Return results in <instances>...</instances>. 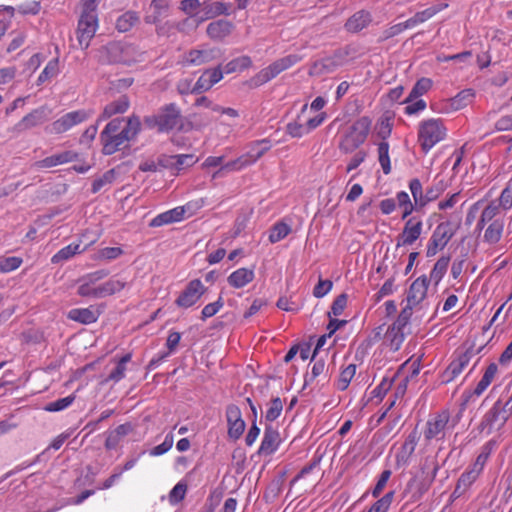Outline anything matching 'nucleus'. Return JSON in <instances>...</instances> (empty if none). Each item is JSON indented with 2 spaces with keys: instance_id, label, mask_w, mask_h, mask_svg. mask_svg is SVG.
Segmentation results:
<instances>
[{
  "instance_id": "f257e3e1",
  "label": "nucleus",
  "mask_w": 512,
  "mask_h": 512,
  "mask_svg": "<svg viewBox=\"0 0 512 512\" xmlns=\"http://www.w3.org/2000/svg\"><path fill=\"white\" fill-rule=\"evenodd\" d=\"M271 148L270 142L267 139H262L251 143L246 153L239 156L237 159L227 162L222 165L221 168L213 174V178H216L221 171H240L252 164H254L259 158H261Z\"/></svg>"
},
{
  "instance_id": "f03ea898",
  "label": "nucleus",
  "mask_w": 512,
  "mask_h": 512,
  "mask_svg": "<svg viewBox=\"0 0 512 512\" xmlns=\"http://www.w3.org/2000/svg\"><path fill=\"white\" fill-rule=\"evenodd\" d=\"M181 112L179 108L170 103L159 110L155 115L146 116L144 124L150 128H156L159 132H168L179 123Z\"/></svg>"
},
{
  "instance_id": "7ed1b4c3",
  "label": "nucleus",
  "mask_w": 512,
  "mask_h": 512,
  "mask_svg": "<svg viewBox=\"0 0 512 512\" xmlns=\"http://www.w3.org/2000/svg\"><path fill=\"white\" fill-rule=\"evenodd\" d=\"M371 127L368 117L356 120L339 143L341 152L348 154L357 149L367 138Z\"/></svg>"
},
{
  "instance_id": "20e7f679",
  "label": "nucleus",
  "mask_w": 512,
  "mask_h": 512,
  "mask_svg": "<svg viewBox=\"0 0 512 512\" xmlns=\"http://www.w3.org/2000/svg\"><path fill=\"white\" fill-rule=\"evenodd\" d=\"M300 60L301 57L297 54H290L277 59L267 67L261 69L255 76H253L251 79V85L258 87L269 82L283 71L297 64Z\"/></svg>"
},
{
  "instance_id": "39448f33",
  "label": "nucleus",
  "mask_w": 512,
  "mask_h": 512,
  "mask_svg": "<svg viewBox=\"0 0 512 512\" xmlns=\"http://www.w3.org/2000/svg\"><path fill=\"white\" fill-rule=\"evenodd\" d=\"M94 114L93 109H79L65 113L45 128L49 134H62L87 121Z\"/></svg>"
},
{
  "instance_id": "423d86ee",
  "label": "nucleus",
  "mask_w": 512,
  "mask_h": 512,
  "mask_svg": "<svg viewBox=\"0 0 512 512\" xmlns=\"http://www.w3.org/2000/svg\"><path fill=\"white\" fill-rule=\"evenodd\" d=\"M203 206V201H190L183 206L175 207L160 213L149 224H172L181 222L193 216Z\"/></svg>"
},
{
  "instance_id": "0eeeda50",
  "label": "nucleus",
  "mask_w": 512,
  "mask_h": 512,
  "mask_svg": "<svg viewBox=\"0 0 512 512\" xmlns=\"http://www.w3.org/2000/svg\"><path fill=\"white\" fill-rule=\"evenodd\" d=\"M418 136L422 149L428 152L444 138L445 128L440 120L430 119L422 122Z\"/></svg>"
},
{
  "instance_id": "6e6552de",
  "label": "nucleus",
  "mask_w": 512,
  "mask_h": 512,
  "mask_svg": "<svg viewBox=\"0 0 512 512\" xmlns=\"http://www.w3.org/2000/svg\"><path fill=\"white\" fill-rule=\"evenodd\" d=\"M98 28L97 13H82L78 21L77 39L80 46L88 48Z\"/></svg>"
},
{
  "instance_id": "1a4fd4ad",
  "label": "nucleus",
  "mask_w": 512,
  "mask_h": 512,
  "mask_svg": "<svg viewBox=\"0 0 512 512\" xmlns=\"http://www.w3.org/2000/svg\"><path fill=\"white\" fill-rule=\"evenodd\" d=\"M449 422L450 414L446 410L433 415L427 421L426 430L424 432L425 439H443L445 437L446 431L452 428V426L449 425Z\"/></svg>"
},
{
  "instance_id": "9d476101",
  "label": "nucleus",
  "mask_w": 512,
  "mask_h": 512,
  "mask_svg": "<svg viewBox=\"0 0 512 512\" xmlns=\"http://www.w3.org/2000/svg\"><path fill=\"white\" fill-rule=\"evenodd\" d=\"M510 414L509 410L497 401L483 417L480 424L482 431L486 430L489 433L495 428H501Z\"/></svg>"
},
{
  "instance_id": "9b49d317",
  "label": "nucleus",
  "mask_w": 512,
  "mask_h": 512,
  "mask_svg": "<svg viewBox=\"0 0 512 512\" xmlns=\"http://www.w3.org/2000/svg\"><path fill=\"white\" fill-rule=\"evenodd\" d=\"M456 233L455 226H436L427 246V256L432 257L443 250Z\"/></svg>"
},
{
  "instance_id": "f8f14e48",
  "label": "nucleus",
  "mask_w": 512,
  "mask_h": 512,
  "mask_svg": "<svg viewBox=\"0 0 512 512\" xmlns=\"http://www.w3.org/2000/svg\"><path fill=\"white\" fill-rule=\"evenodd\" d=\"M206 290L199 279H194L187 284L175 303L181 308H189L198 302Z\"/></svg>"
},
{
  "instance_id": "ddd939ff",
  "label": "nucleus",
  "mask_w": 512,
  "mask_h": 512,
  "mask_svg": "<svg viewBox=\"0 0 512 512\" xmlns=\"http://www.w3.org/2000/svg\"><path fill=\"white\" fill-rule=\"evenodd\" d=\"M107 275L108 271L102 269L82 277L79 281L78 294L82 297L99 298L98 286H95V284Z\"/></svg>"
},
{
  "instance_id": "4468645a",
  "label": "nucleus",
  "mask_w": 512,
  "mask_h": 512,
  "mask_svg": "<svg viewBox=\"0 0 512 512\" xmlns=\"http://www.w3.org/2000/svg\"><path fill=\"white\" fill-rule=\"evenodd\" d=\"M51 110L46 106H41L34 109L29 114L24 116L14 127V130L22 132L38 125L43 124L48 120Z\"/></svg>"
},
{
  "instance_id": "2eb2a0df",
  "label": "nucleus",
  "mask_w": 512,
  "mask_h": 512,
  "mask_svg": "<svg viewBox=\"0 0 512 512\" xmlns=\"http://www.w3.org/2000/svg\"><path fill=\"white\" fill-rule=\"evenodd\" d=\"M196 161L192 154H178L160 160V164L164 168L170 169L172 174L178 175L182 170L193 166Z\"/></svg>"
},
{
  "instance_id": "dca6fc26",
  "label": "nucleus",
  "mask_w": 512,
  "mask_h": 512,
  "mask_svg": "<svg viewBox=\"0 0 512 512\" xmlns=\"http://www.w3.org/2000/svg\"><path fill=\"white\" fill-rule=\"evenodd\" d=\"M429 280L426 276L417 278L410 286L407 294V304L412 307L419 305L426 297Z\"/></svg>"
},
{
  "instance_id": "f3484780",
  "label": "nucleus",
  "mask_w": 512,
  "mask_h": 512,
  "mask_svg": "<svg viewBox=\"0 0 512 512\" xmlns=\"http://www.w3.org/2000/svg\"><path fill=\"white\" fill-rule=\"evenodd\" d=\"M220 56L216 48L192 49L186 54V62L191 65H202L209 63Z\"/></svg>"
},
{
  "instance_id": "a211bd4d",
  "label": "nucleus",
  "mask_w": 512,
  "mask_h": 512,
  "mask_svg": "<svg viewBox=\"0 0 512 512\" xmlns=\"http://www.w3.org/2000/svg\"><path fill=\"white\" fill-rule=\"evenodd\" d=\"M281 442L279 432L272 426H267L264 431V436L258 450L261 456H269L273 454Z\"/></svg>"
},
{
  "instance_id": "6ab92c4d",
  "label": "nucleus",
  "mask_w": 512,
  "mask_h": 512,
  "mask_svg": "<svg viewBox=\"0 0 512 512\" xmlns=\"http://www.w3.org/2000/svg\"><path fill=\"white\" fill-rule=\"evenodd\" d=\"M77 157L78 154L74 151H63L35 162V167L38 169L52 168L58 165L72 162L76 160Z\"/></svg>"
},
{
  "instance_id": "aec40b11",
  "label": "nucleus",
  "mask_w": 512,
  "mask_h": 512,
  "mask_svg": "<svg viewBox=\"0 0 512 512\" xmlns=\"http://www.w3.org/2000/svg\"><path fill=\"white\" fill-rule=\"evenodd\" d=\"M130 106L129 99L126 95L120 96L118 99L108 103L101 115L98 118V122L107 120L116 114L125 113Z\"/></svg>"
},
{
  "instance_id": "412c9836",
  "label": "nucleus",
  "mask_w": 512,
  "mask_h": 512,
  "mask_svg": "<svg viewBox=\"0 0 512 512\" xmlns=\"http://www.w3.org/2000/svg\"><path fill=\"white\" fill-rule=\"evenodd\" d=\"M67 316L70 320L81 324H91L97 321L100 316V312L97 308L90 306L88 308L71 309Z\"/></svg>"
},
{
  "instance_id": "4be33fe9",
  "label": "nucleus",
  "mask_w": 512,
  "mask_h": 512,
  "mask_svg": "<svg viewBox=\"0 0 512 512\" xmlns=\"http://www.w3.org/2000/svg\"><path fill=\"white\" fill-rule=\"evenodd\" d=\"M481 210L482 215L478 224H486L488 222L498 223L504 219L505 213L501 210L497 201H491L488 204L483 201Z\"/></svg>"
},
{
  "instance_id": "5701e85b",
  "label": "nucleus",
  "mask_w": 512,
  "mask_h": 512,
  "mask_svg": "<svg viewBox=\"0 0 512 512\" xmlns=\"http://www.w3.org/2000/svg\"><path fill=\"white\" fill-rule=\"evenodd\" d=\"M231 4L226 2H213L204 7L205 17L195 18L193 21L198 25L205 19H211L220 15H230Z\"/></svg>"
},
{
  "instance_id": "b1692460",
  "label": "nucleus",
  "mask_w": 512,
  "mask_h": 512,
  "mask_svg": "<svg viewBox=\"0 0 512 512\" xmlns=\"http://www.w3.org/2000/svg\"><path fill=\"white\" fill-rule=\"evenodd\" d=\"M471 357L472 353L466 351L465 353L461 354L457 359L452 361L444 372L445 380L451 381L457 375H459L464 370V368L469 364Z\"/></svg>"
},
{
  "instance_id": "393cba45",
  "label": "nucleus",
  "mask_w": 512,
  "mask_h": 512,
  "mask_svg": "<svg viewBox=\"0 0 512 512\" xmlns=\"http://www.w3.org/2000/svg\"><path fill=\"white\" fill-rule=\"evenodd\" d=\"M232 24L227 20L211 22L207 26V34L213 40H221L231 33Z\"/></svg>"
},
{
  "instance_id": "a878e982",
  "label": "nucleus",
  "mask_w": 512,
  "mask_h": 512,
  "mask_svg": "<svg viewBox=\"0 0 512 512\" xmlns=\"http://www.w3.org/2000/svg\"><path fill=\"white\" fill-rule=\"evenodd\" d=\"M132 431V426L129 423L119 425L114 430L107 433L105 447L108 450L116 448L119 442Z\"/></svg>"
},
{
  "instance_id": "bb28decb",
  "label": "nucleus",
  "mask_w": 512,
  "mask_h": 512,
  "mask_svg": "<svg viewBox=\"0 0 512 512\" xmlns=\"http://www.w3.org/2000/svg\"><path fill=\"white\" fill-rule=\"evenodd\" d=\"M254 279V271L248 268H239L227 278L228 283L234 288H242Z\"/></svg>"
},
{
  "instance_id": "cd10ccee",
  "label": "nucleus",
  "mask_w": 512,
  "mask_h": 512,
  "mask_svg": "<svg viewBox=\"0 0 512 512\" xmlns=\"http://www.w3.org/2000/svg\"><path fill=\"white\" fill-rule=\"evenodd\" d=\"M371 21L370 14L364 10L353 14L345 23V28L349 32L356 33L365 28Z\"/></svg>"
},
{
  "instance_id": "c85d7f7f",
  "label": "nucleus",
  "mask_w": 512,
  "mask_h": 512,
  "mask_svg": "<svg viewBox=\"0 0 512 512\" xmlns=\"http://www.w3.org/2000/svg\"><path fill=\"white\" fill-rule=\"evenodd\" d=\"M128 141V138L124 135L122 131L113 134L110 137H107L106 139H101V142L103 144V153L105 155H112Z\"/></svg>"
},
{
  "instance_id": "c756f323",
  "label": "nucleus",
  "mask_w": 512,
  "mask_h": 512,
  "mask_svg": "<svg viewBox=\"0 0 512 512\" xmlns=\"http://www.w3.org/2000/svg\"><path fill=\"white\" fill-rule=\"evenodd\" d=\"M125 279L111 278L105 283L98 286V297H106L115 294L127 286Z\"/></svg>"
},
{
  "instance_id": "7c9ffc66",
  "label": "nucleus",
  "mask_w": 512,
  "mask_h": 512,
  "mask_svg": "<svg viewBox=\"0 0 512 512\" xmlns=\"http://www.w3.org/2000/svg\"><path fill=\"white\" fill-rule=\"evenodd\" d=\"M431 87L432 81L429 78L423 77L419 79L413 86L404 103H409L414 101L415 99H420V97L427 93Z\"/></svg>"
},
{
  "instance_id": "2f4dec72",
  "label": "nucleus",
  "mask_w": 512,
  "mask_h": 512,
  "mask_svg": "<svg viewBox=\"0 0 512 512\" xmlns=\"http://www.w3.org/2000/svg\"><path fill=\"white\" fill-rule=\"evenodd\" d=\"M150 9L152 10V13L146 17V22L155 24L162 16L166 15L168 2L167 0H152Z\"/></svg>"
},
{
  "instance_id": "473e14b6",
  "label": "nucleus",
  "mask_w": 512,
  "mask_h": 512,
  "mask_svg": "<svg viewBox=\"0 0 512 512\" xmlns=\"http://www.w3.org/2000/svg\"><path fill=\"white\" fill-rule=\"evenodd\" d=\"M479 459L480 458L477 459L476 463L471 467V469L460 476L458 483L460 486H463V490H467L480 475L482 471V464L479 463Z\"/></svg>"
},
{
  "instance_id": "72a5a7b5",
  "label": "nucleus",
  "mask_w": 512,
  "mask_h": 512,
  "mask_svg": "<svg viewBox=\"0 0 512 512\" xmlns=\"http://www.w3.org/2000/svg\"><path fill=\"white\" fill-rule=\"evenodd\" d=\"M59 61L58 58L51 59L37 79V85H41L46 81L56 77L59 74Z\"/></svg>"
},
{
  "instance_id": "f704fd0d",
  "label": "nucleus",
  "mask_w": 512,
  "mask_h": 512,
  "mask_svg": "<svg viewBox=\"0 0 512 512\" xmlns=\"http://www.w3.org/2000/svg\"><path fill=\"white\" fill-rule=\"evenodd\" d=\"M131 360V354H125L120 360L117 362L116 367L111 371L109 376L106 379V382L113 381L119 382L121 379L125 377L126 372V364Z\"/></svg>"
},
{
  "instance_id": "c9c22d12",
  "label": "nucleus",
  "mask_w": 512,
  "mask_h": 512,
  "mask_svg": "<svg viewBox=\"0 0 512 512\" xmlns=\"http://www.w3.org/2000/svg\"><path fill=\"white\" fill-rule=\"evenodd\" d=\"M139 20L135 12L128 11L118 17L116 21V28L119 32L129 31Z\"/></svg>"
},
{
  "instance_id": "e433bc0d",
  "label": "nucleus",
  "mask_w": 512,
  "mask_h": 512,
  "mask_svg": "<svg viewBox=\"0 0 512 512\" xmlns=\"http://www.w3.org/2000/svg\"><path fill=\"white\" fill-rule=\"evenodd\" d=\"M378 161L381 165L383 173L388 175L391 172V163L389 156V144L386 141H382L378 144Z\"/></svg>"
},
{
  "instance_id": "4c0bfd02",
  "label": "nucleus",
  "mask_w": 512,
  "mask_h": 512,
  "mask_svg": "<svg viewBox=\"0 0 512 512\" xmlns=\"http://www.w3.org/2000/svg\"><path fill=\"white\" fill-rule=\"evenodd\" d=\"M420 234L421 226H405L397 245H410L419 238Z\"/></svg>"
},
{
  "instance_id": "58836bf2",
  "label": "nucleus",
  "mask_w": 512,
  "mask_h": 512,
  "mask_svg": "<svg viewBox=\"0 0 512 512\" xmlns=\"http://www.w3.org/2000/svg\"><path fill=\"white\" fill-rule=\"evenodd\" d=\"M449 262H450L449 257L443 256V257L439 258L438 261L435 263V265L430 273V278L428 280L434 281L435 284H438L440 282V280L443 278L444 274L446 273Z\"/></svg>"
},
{
  "instance_id": "ea45409f",
  "label": "nucleus",
  "mask_w": 512,
  "mask_h": 512,
  "mask_svg": "<svg viewBox=\"0 0 512 512\" xmlns=\"http://www.w3.org/2000/svg\"><path fill=\"white\" fill-rule=\"evenodd\" d=\"M418 437L416 433H411L405 440L397 455L398 460L406 461L414 452Z\"/></svg>"
},
{
  "instance_id": "a19ab883",
  "label": "nucleus",
  "mask_w": 512,
  "mask_h": 512,
  "mask_svg": "<svg viewBox=\"0 0 512 512\" xmlns=\"http://www.w3.org/2000/svg\"><path fill=\"white\" fill-rule=\"evenodd\" d=\"M394 200L396 201V207L401 211L403 218L411 214L413 211V204L407 192H398Z\"/></svg>"
},
{
  "instance_id": "79ce46f5",
  "label": "nucleus",
  "mask_w": 512,
  "mask_h": 512,
  "mask_svg": "<svg viewBox=\"0 0 512 512\" xmlns=\"http://www.w3.org/2000/svg\"><path fill=\"white\" fill-rule=\"evenodd\" d=\"M474 96L475 92L473 89H464L452 98V106L455 109H461L472 102Z\"/></svg>"
},
{
  "instance_id": "37998d69",
  "label": "nucleus",
  "mask_w": 512,
  "mask_h": 512,
  "mask_svg": "<svg viewBox=\"0 0 512 512\" xmlns=\"http://www.w3.org/2000/svg\"><path fill=\"white\" fill-rule=\"evenodd\" d=\"M140 128V118L138 116L132 115L128 117L126 127L123 128L121 131L130 141L137 136V134L140 132Z\"/></svg>"
},
{
  "instance_id": "c03bdc74",
  "label": "nucleus",
  "mask_w": 512,
  "mask_h": 512,
  "mask_svg": "<svg viewBox=\"0 0 512 512\" xmlns=\"http://www.w3.org/2000/svg\"><path fill=\"white\" fill-rule=\"evenodd\" d=\"M386 338L390 341L391 349L397 351L404 340L403 328L393 330L391 325L386 332Z\"/></svg>"
},
{
  "instance_id": "a18cd8bd",
  "label": "nucleus",
  "mask_w": 512,
  "mask_h": 512,
  "mask_svg": "<svg viewBox=\"0 0 512 512\" xmlns=\"http://www.w3.org/2000/svg\"><path fill=\"white\" fill-rule=\"evenodd\" d=\"M501 210L506 214L512 208V183H509L501 192L496 200Z\"/></svg>"
},
{
  "instance_id": "49530a36",
  "label": "nucleus",
  "mask_w": 512,
  "mask_h": 512,
  "mask_svg": "<svg viewBox=\"0 0 512 512\" xmlns=\"http://www.w3.org/2000/svg\"><path fill=\"white\" fill-rule=\"evenodd\" d=\"M74 400H75L74 395H69L67 397L57 399L55 401L48 403L45 407V410L49 411V412L62 411L64 409L68 408L74 402Z\"/></svg>"
},
{
  "instance_id": "de8ad7c7",
  "label": "nucleus",
  "mask_w": 512,
  "mask_h": 512,
  "mask_svg": "<svg viewBox=\"0 0 512 512\" xmlns=\"http://www.w3.org/2000/svg\"><path fill=\"white\" fill-rule=\"evenodd\" d=\"M79 247H80L79 244H76V245L70 244V245L62 248L52 257V262L59 263L63 260H67V259L71 258L75 254L80 252Z\"/></svg>"
},
{
  "instance_id": "09e8293b",
  "label": "nucleus",
  "mask_w": 512,
  "mask_h": 512,
  "mask_svg": "<svg viewBox=\"0 0 512 512\" xmlns=\"http://www.w3.org/2000/svg\"><path fill=\"white\" fill-rule=\"evenodd\" d=\"M394 498V492L386 493L381 499L377 500L368 512H387Z\"/></svg>"
},
{
  "instance_id": "8fccbe9b",
  "label": "nucleus",
  "mask_w": 512,
  "mask_h": 512,
  "mask_svg": "<svg viewBox=\"0 0 512 512\" xmlns=\"http://www.w3.org/2000/svg\"><path fill=\"white\" fill-rule=\"evenodd\" d=\"M409 188H410V191L414 198L415 203L418 205H421V206L425 205L426 204L425 194L423 195L422 184H421L420 180L417 178L412 179L409 183Z\"/></svg>"
},
{
  "instance_id": "3c124183",
  "label": "nucleus",
  "mask_w": 512,
  "mask_h": 512,
  "mask_svg": "<svg viewBox=\"0 0 512 512\" xmlns=\"http://www.w3.org/2000/svg\"><path fill=\"white\" fill-rule=\"evenodd\" d=\"M282 409H283L282 400L279 397L272 399L269 404V408L266 411V415H265L266 420L270 421V422L276 420L280 416Z\"/></svg>"
},
{
  "instance_id": "603ef678",
  "label": "nucleus",
  "mask_w": 512,
  "mask_h": 512,
  "mask_svg": "<svg viewBox=\"0 0 512 512\" xmlns=\"http://www.w3.org/2000/svg\"><path fill=\"white\" fill-rule=\"evenodd\" d=\"M355 373H356V365H354V364L348 365L340 374V377L338 380V389L345 390L349 386Z\"/></svg>"
},
{
  "instance_id": "864d4df0",
  "label": "nucleus",
  "mask_w": 512,
  "mask_h": 512,
  "mask_svg": "<svg viewBox=\"0 0 512 512\" xmlns=\"http://www.w3.org/2000/svg\"><path fill=\"white\" fill-rule=\"evenodd\" d=\"M123 254V250L120 247H106L98 251L95 259L111 261Z\"/></svg>"
},
{
  "instance_id": "5fc2aeb1",
  "label": "nucleus",
  "mask_w": 512,
  "mask_h": 512,
  "mask_svg": "<svg viewBox=\"0 0 512 512\" xmlns=\"http://www.w3.org/2000/svg\"><path fill=\"white\" fill-rule=\"evenodd\" d=\"M173 443H174V436L172 433H169L166 435L163 443L155 446L153 449L150 450L149 453L151 456L163 455L172 448Z\"/></svg>"
},
{
  "instance_id": "6e6d98bb",
  "label": "nucleus",
  "mask_w": 512,
  "mask_h": 512,
  "mask_svg": "<svg viewBox=\"0 0 512 512\" xmlns=\"http://www.w3.org/2000/svg\"><path fill=\"white\" fill-rule=\"evenodd\" d=\"M224 302L222 297H219L217 301L213 303H209L204 306L201 312V319L206 320L212 316H214L216 313L219 312V310L223 307Z\"/></svg>"
},
{
  "instance_id": "4d7b16f0",
  "label": "nucleus",
  "mask_w": 512,
  "mask_h": 512,
  "mask_svg": "<svg viewBox=\"0 0 512 512\" xmlns=\"http://www.w3.org/2000/svg\"><path fill=\"white\" fill-rule=\"evenodd\" d=\"M114 170L105 172L100 178H97L92 183V192H99L105 185L111 184L114 180Z\"/></svg>"
},
{
  "instance_id": "13d9d810",
  "label": "nucleus",
  "mask_w": 512,
  "mask_h": 512,
  "mask_svg": "<svg viewBox=\"0 0 512 512\" xmlns=\"http://www.w3.org/2000/svg\"><path fill=\"white\" fill-rule=\"evenodd\" d=\"M414 307L410 306L409 304H407L403 309L402 311L400 312L397 320L392 324L393 325V330L395 329H398V328H404L411 316H412V310H413Z\"/></svg>"
},
{
  "instance_id": "bf43d9fd",
  "label": "nucleus",
  "mask_w": 512,
  "mask_h": 512,
  "mask_svg": "<svg viewBox=\"0 0 512 512\" xmlns=\"http://www.w3.org/2000/svg\"><path fill=\"white\" fill-rule=\"evenodd\" d=\"M292 232L289 226H273L269 232V241L276 243Z\"/></svg>"
},
{
  "instance_id": "052dcab7",
  "label": "nucleus",
  "mask_w": 512,
  "mask_h": 512,
  "mask_svg": "<svg viewBox=\"0 0 512 512\" xmlns=\"http://www.w3.org/2000/svg\"><path fill=\"white\" fill-rule=\"evenodd\" d=\"M123 118H115L111 120L100 134V139H106L113 134L119 133Z\"/></svg>"
},
{
  "instance_id": "680f3d73",
  "label": "nucleus",
  "mask_w": 512,
  "mask_h": 512,
  "mask_svg": "<svg viewBox=\"0 0 512 512\" xmlns=\"http://www.w3.org/2000/svg\"><path fill=\"white\" fill-rule=\"evenodd\" d=\"M326 370V365L324 360L319 359L315 361V363L312 366L311 373L307 374L305 376V383L304 386L308 385L310 382H312L316 377L323 374Z\"/></svg>"
},
{
  "instance_id": "e2e57ef3",
  "label": "nucleus",
  "mask_w": 512,
  "mask_h": 512,
  "mask_svg": "<svg viewBox=\"0 0 512 512\" xmlns=\"http://www.w3.org/2000/svg\"><path fill=\"white\" fill-rule=\"evenodd\" d=\"M22 263L19 257H7L0 260V271L7 273L17 269Z\"/></svg>"
},
{
  "instance_id": "0e129e2a",
  "label": "nucleus",
  "mask_w": 512,
  "mask_h": 512,
  "mask_svg": "<svg viewBox=\"0 0 512 512\" xmlns=\"http://www.w3.org/2000/svg\"><path fill=\"white\" fill-rule=\"evenodd\" d=\"M286 133L293 138H300L308 134V130L306 128V125H303L298 122H290L286 126Z\"/></svg>"
},
{
  "instance_id": "69168bd1",
  "label": "nucleus",
  "mask_w": 512,
  "mask_h": 512,
  "mask_svg": "<svg viewBox=\"0 0 512 512\" xmlns=\"http://www.w3.org/2000/svg\"><path fill=\"white\" fill-rule=\"evenodd\" d=\"M187 491L186 484L179 482L177 483L173 489L169 493V500L171 503H177L184 499Z\"/></svg>"
},
{
  "instance_id": "338daca9",
  "label": "nucleus",
  "mask_w": 512,
  "mask_h": 512,
  "mask_svg": "<svg viewBox=\"0 0 512 512\" xmlns=\"http://www.w3.org/2000/svg\"><path fill=\"white\" fill-rule=\"evenodd\" d=\"M443 9L442 6H433L429 7L423 11L417 12L414 17L416 18V21L421 24L425 21L431 19L434 15H436L438 12H440Z\"/></svg>"
},
{
  "instance_id": "774afa93",
  "label": "nucleus",
  "mask_w": 512,
  "mask_h": 512,
  "mask_svg": "<svg viewBox=\"0 0 512 512\" xmlns=\"http://www.w3.org/2000/svg\"><path fill=\"white\" fill-rule=\"evenodd\" d=\"M228 435L230 438L238 439L245 430V422L243 419L228 424Z\"/></svg>"
}]
</instances>
